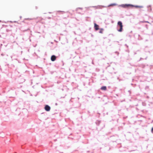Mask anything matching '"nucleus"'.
I'll return each instance as SVG.
<instances>
[{"label": "nucleus", "mask_w": 153, "mask_h": 153, "mask_svg": "<svg viewBox=\"0 0 153 153\" xmlns=\"http://www.w3.org/2000/svg\"><path fill=\"white\" fill-rule=\"evenodd\" d=\"M117 25L120 27V29L118 30L119 32H122L123 30V25L122 22L120 21H119L117 23Z\"/></svg>", "instance_id": "1"}, {"label": "nucleus", "mask_w": 153, "mask_h": 153, "mask_svg": "<svg viewBox=\"0 0 153 153\" xmlns=\"http://www.w3.org/2000/svg\"><path fill=\"white\" fill-rule=\"evenodd\" d=\"M134 7V6L133 5H131V4H125L124 5V7ZM134 7H136L137 8V7H142V6H134Z\"/></svg>", "instance_id": "2"}, {"label": "nucleus", "mask_w": 153, "mask_h": 153, "mask_svg": "<svg viewBox=\"0 0 153 153\" xmlns=\"http://www.w3.org/2000/svg\"><path fill=\"white\" fill-rule=\"evenodd\" d=\"M50 107L48 105L45 106V110L47 111H49L50 110Z\"/></svg>", "instance_id": "3"}, {"label": "nucleus", "mask_w": 153, "mask_h": 153, "mask_svg": "<svg viewBox=\"0 0 153 153\" xmlns=\"http://www.w3.org/2000/svg\"><path fill=\"white\" fill-rule=\"evenodd\" d=\"M94 27L95 29V30H99V26L98 25H97L96 24L94 23Z\"/></svg>", "instance_id": "4"}, {"label": "nucleus", "mask_w": 153, "mask_h": 153, "mask_svg": "<svg viewBox=\"0 0 153 153\" xmlns=\"http://www.w3.org/2000/svg\"><path fill=\"white\" fill-rule=\"evenodd\" d=\"M56 59V57L55 55H53L51 56V60L52 61H54Z\"/></svg>", "instance_id": "5"}, {"label": "nucleus", "mask_w": 153, "mask_h": 153, "mask_svg": "<svg viewBox=\"0 0 153 153\" xmlns=\"http://www.w3.org/2000/svg\"><path fill=\"white\" fill-rule=\"evenodd\" d=\"M101 89L102 90H106V87L105 86H103L101 87Z\"/></svg>", "instance_id": "6"}, {"label": "nucleus", "mask_w": 153, "mask_h": 153, "mask_svg": "<svg viewBox=\"0 0 153 153\" xmlns=\"http://www.w3.org/2000/svg\"><path fill=\"white\" fill-rule=\"evenodd\" d=\"M32 19L29 18L25 19V20H31Z\"/></svg>", "instance_id": "7"}, {"label": "nucleus", "mask_w": 153, "mask_h": 153, "mask_svg": "<svg viewBox=\"0 0 153 153\" xmlns=\"http://www.w3.org/2000/svg\"><path fill=\"white\" fill-rule=\"evenodd\" d=\"M115 5V4H110V5H109L108 6H114V5Z\"/></svg>", "instance_id": "8"}, {"label": "nucleus", "mask_w": 153, "mask_h": 153, "mask_svg": "<svg viewBox=\"0 0 153 153\" xmlns=\"http://www.w3.org/2000/svg\"><path fill=\"white\" fill-rule=\"evenodd\" d=\"M151 131L152 132H153V127L151 129Z\"/></svg>", "instance_id": "9"}, {"label": "nucleus", "mask_w": 153, "mask_h": 153, "mask_svg": "<svg viewBox=\"0 0 153 153\" xmlns=\"http://www.w3.org/2000/svg\"><path fill=\"white\" fill-rule=\"evenodd\" d=\"M100 32L101 33H102V31H100Z\"/></svg>", "instance_id": "10"}, {"label": "nucleus", "mask_w": 153, "mask_h": 153, "mask_svg": "<svg viewBox=\"0 0 153 153\" xmlns=\"http://www.w3.org/2000/svg\"><path fill=\"white\" fill-rule=\"evenodd\" d=\"M61 12V11H58L57 12V13H59V12Z\"/></svg>", "instance_id": "11"}]
</instances>
